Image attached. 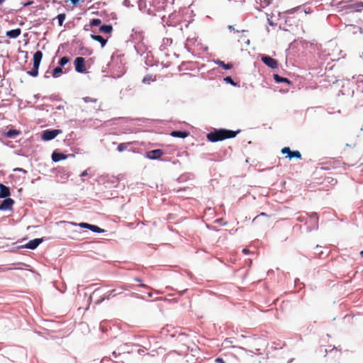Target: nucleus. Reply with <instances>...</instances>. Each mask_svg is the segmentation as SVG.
Here are the masks:
<instances>
[{"mask_svg":"<svg viewBox=\"0 0 363 363\" xmlns=\"http://www.w3.org/2000/svg\"><path fill=\"white\" fill-rule=\"evenodd\" d=\"M259 216L268 217L267 214V213H263V212H262V213H261L259 214Z\"/></svg>","mask_w":363,"mask_h":363,"instance_id":"nucleus-40","label":"nucleus"},{"mask_svg":"<svg viewBox=\"0 0 363 363\" xmlns=\"http://www.w3.org/2000/svg\"><path fill=\"white\" fill-rule=\"evenodd\" d=\"M216 64L225 69H230L233 67L232 63L225 64L224 62L219 60L216 61Z\"/></svg>","mask_w":363,"mask_h":363,"instance_id":"nucleus-18","label":"nucleus"},{"mask_svg":"<svg viewBox=\"0 0 363 363\" xmlns=\"http://www.w3.org/2000/svg\"><path fill=\"white\" fill-rule=\"evenodd\" d=\"M62 73V69L61 68V67H57L52 71V77L55 78L58 77Z\"/></svg>","mask_w":363,"mask_h":363,"instance_id":"nucleus-22","label":"nucleus"},{"mask_svg":"<svg viewBox=\"0 0 363 363\" xmlns=\"http://www.w3.org/2000/svg\"><path fill=\"white\" fill-rule=\"evenodd\" d=\"M14 204V201L11 198L5 199L0 205V210L6 211L11 210L13 205Z\"/></svg>","mask_w":363,"mask_h":363,"instance_id":"nucleus-7","label":"nucleus"},{"mask_svg":"<svg viewBox=\"0 0 363 363\" xmlns=\"http://www.w3.org/2000/svg\"><path fill=\"white\" fill-rule=\"evenodd\" d=\"M73 4H76L79 2V0H69Z\"/></svg>","mask_w":363,"mask_h":363,"instance_id":"nucleus-37","label":"nucleus"},{"mask_svg":"<svg viewBox=\"0 0 363 363\" xmlns=\"http://www.w3.org/2000/svg\"><path fill=\"white\" fill-rule=\"evenodd\" d=\"M62 108H63V107H62ZM57 108H58V109H60V108H61V106H59L57 107Z\"/></svg>","mask_w":363,"mask_h":363,"instance_id":"nucleus-48","label":"nucleus"},{"mask_svg":"<svg viewBox=\"0 0 363 363\" xmlns=\"http://www.w3.org/2000/svg\"><path fill=\"white\" fill-rule=\"evenodd\" d=\"M10 195V189L8 186L0 184V198H6Z\"/></svg>","mask_w":363,"mask_h":363,"instance_id":"nucleus-11","label":"nucleus"},{"mask_svg":"<svg viewBox=\"0 0 363 363\" xmlns=\"http://www.w3.org/2000/svg\"><path fill=\"white\" fill-rule=\"evenodd\" d=\"M42 242H43V239L42 238H36V239L30 240L28 242H27L25 245V247L28 248V249H31V250H35V248L38 247V246Z\"/></svg>","mask_w":363,"mask_h":363,"instance_id":"nucleus-8","label":"nucleus"},{"mask_svg":"<svg viewBox=\"0 0 363 363\" xmlns=\"http://www.w3.org/2000/svg\"><path fill=\"white\" fill-rule=\"evenodd\" d=\"M83 100L86 102V103H89V102H96L97 101V99H94V98H91L90 96H86V97H84L83 98Z\"/></svg>","mask_w":363,"mask_h":363,"instance_id":"nucleus-30","label":"nucleus"},{"mask_svg":"<svg viewBox=\"0 0 363 363\" xmlns=\"http://www.w3.org/2000/svg\"><path fill=\"white\" fill-rule=\"evenodd\" d=\"M90 230H91L94 233H103L104 231L101 228L98 227L97 225H91Z\"/></svg>","mask_w":363,"mask_h":363,"instance_id":"nucleus-25","label":"nucleus"},{"mask_svg":"<svg viewBox=\"0 0 363 363\" xmlns=\"http://www.w3.org/2000/svg\"><path fill=\"white\" fill-rule=\"evenodd\" d=\"M240 132V130L233 131L226 129H218L208 133L206 138L209 141L216 143L225 139L235 138Z\"/></svg>","mask_w":363,"mask_h":363,"instance_id":"nucleus-1","label":"nucleus"},{"mask_svg":"<svg viewBox=\"0 0 363 363\" xmlns=\"http://www.w3.org/2000/svg\"><path fill=\"white\" fill-rule=\"evenodd\" d=\"M74 68L76 72L79 73H84L86 71V61L85 59L82 57H77L75 58L74 62Z\"/></svg>","mask_w":363,"mask_h":363,"instance_id":"nucleus-4","label":"nucleus"},{"mask_svg":"<svg viewBox=\"0 0 363 363\" xmlns=\"http://www.w3.org/2000/svg\"><path fill=\"white\" fill-rule=\"evenodd\" d=\"M91 38L93 40L99 42L102 48L104 47L107 43V40L104 39L102 36L99 35L91 34Z\"/></svg>","mask_w":363,"mask_h":363,"instance_id":"nucleus-14","label":"nucleus"},{"mask_svg":"<svg viewBox=\"0 0 363 363\" xmlns=\"http://www.w3.org/2000/svg\"><path fill=\"white\" fill-rule=\"evenodd\" d=\"M99 30L101 33H111L113 30V27L111 25H103L100 27Z\"/></svg>","mask_w":363,"mask_h":363,"instance_id":"nucleus-17","label":"nucleus"},{"mask_svg":"<svg viewBox=\"0 0 363 363\" xmlns=\"http://www.w3.org/2000/svg\"><path fill=\"white\" fill-rule=\"evenodd\" d=\"M14 171L23 172H24V173H26V170H24V169H21V168H16V169H14Z\"/></svg>","mask_w":363,"mask_h":363,"instance_id":"nucleus-35","label":"nucleus"},{"mask_svg":"<svg viewBox=\"0 0 363 363\" xmlns=\"http://www.w3.org/2000/svg\"><path fill=\"white\" fill-rule=\"evenodd\" d=\"M21 30L20 28H16L6 31V35L9 38H16L21 35Z\"/></svg>","mask_w":363,"mask_h":363,"instance_id":"nucleus-10","label":"nucleus"},{"mask_svg":"<svg viewBox=\"0 0 363 363\" xmlns=\"http://www.w3.org/2000/svg\"><path fill=\"white\" fill-rule=\"evenodd\" d=\"M18 134H19V131L16 130H10L6 133V136L9 138H13Z\"/></svg>","mask_w":363,"mask_h":363,"instance_id":"nucleus-27","label":"nucleus"},{"mask_svg":"<svg viewBox=\"0 0 363 363\" xmlns=\"http://www.w3.org/2000/svg\"><path fill=\"white\" fill-rule=\"evenodd\" d=\"M362 257H363V250L360 252Z\"/></svg>","mask_w":363,"mask_h":363,"instance_id":"nucleus-47","label":"nucleus"},{"mask_svg":"<svg viewBox=\"0 0 363 363\" xmlns=\"http://www.w3.org/2000/svg\"><path fill=\"white\" fill-rule=\"evenodd\" d=\"M297 220L300 222H302L303 220V218L302 216H300L297 218Z\"/></svg>","mask_w":363,"mask_h":363,"instance_id":"nucleus-39","label":"nucleus"},{"mask_svg":"<svg viewBox=\"0 0 363 363\" xmlns=\"http://www.w3.org/2000/svg\"><path fill=\"white\" fill-rule=\"evenodd\" d=\"M274 79L275 82L277 83L285 82L288 84H291V82L289 79L282 77L277 74H274Z\"/></svg>","mask_w":363,"mask_h":363,"instance_id":"nucleus-16","label":"nucleus"},{"mask_svg":"<svg viewBox=\"0 0 363 363\" xmlns=\"http://www.w3.org/2000/svg\"><path fill=\"white\" fill-rule=\"evenodd\" d=\"M228 28H229V29H230V30H231V29H233V30H234V28H233V26H228Z\"/></svg>","mask_w":363,"mask_h":363,"instance_id":"nucleus-44","label":"nucleus"},{"mask_svg":"<svg viewBox=\"0 0 363 363\" xmlns=\"http://www.w3.org/2000/svg\"><path fill=\"white\" fill-rule=\"evenodd\" d=\"M130 143H121L118 145V147H117V150L119 151V152H123L125 150L127 149L128 147V145H129Z\"/></svg>","mask_w":363,"mask_h":363,"instance_id":"nucleus-28","label":"nucleus"},{"mask_svg":"<svg viewBox=\"0 0 363 363\" xmlns=\"http://www.w3.org/2000/svg\"><path fill=\"white\" fill-rule=\"evenodd\" d=\"M287 157H289L290 160L293 157L301 159V154L298 150L291 151L290 155H287Z\"/></svg>","mask_w":363,"mask_h":363,"instance_id":"nucleus-21","label":"nucleus"},{"mask_svg":"<svg viewBox=\"0 0 363 363\" xmlns=\"http://www.w3.org/2000/svg\"><path fill=\"white\" fill-rule=\"evenodd\" d=\"M101 19H99V18H94L90 22V26H99L101 24Z\"/></svg>","mask_w":363,"mask_h":363,"instance_id":"nucleus-29","label":"nucleus"},{"mask_svg":"<svg viewBox=\"0 0 363 363\" xmlns=\"http://www.w3.org/2000/svg\"><path fill=\"white\" fill-rule=\"evenodd\" d=\"M79 225L82 228H87L90 230L91 224L86 223H81L79 224Z\"/></svg>","mask_w":363,"mask_h":363,"instance_id":"nucleus-32","label":"nucleus"},{"mask_svg":"<svg viewBox=\"0 0 363 363\" xmlns=\"http://www.w3.org/2000/svg\"><path fill=\"white\" fill-rule=\"evenodd\" d=\"M135 280L138 282H140L141 281V279H138V278H135Z\"/></svg>","mask_w":363,"mask_h":363,"instance_id":"nucleus-43","label":"nucleus"},{"mask_svg":"<svg viewBox=\"0 0 363 363\" xmlns=\"http://www.w3.org/2000/svg\"><path fill=\"white\" fill-rule=\"evenodd\" d=\"M87 175V171L85 170L84 172H82L80 174L81 177H84V176H86Z\"/></svg>","mask_w":363,"mask_h":363,"instance_id":"nucleus-36","label":"nucleus"},{"mask_svg":"<svg viewBox=\"0 0 363 363\" xmlns=\"http://www.w3.org/2000/svg\"><path fill=\"white\" fill-rule=\"evenodd\" d=\"M67 158V156L62 153L55 152H54L52 155V160L54 162H59L62 160H65Z\"/></svg>","mask_w":363,"mask_h":363,"instance_id":"nucleus-15","label":"nucleus"},{"mask_svg":"<svg viewBox=\"0 0 363 363\" xmlns=\"http://www.w3.org/2000/svg\"><path fill=\"white\" fill-rule=\"evenodd\" d=\"M262 61L270 68L275 69L278 67L277 61L269 56H262Z\"/></svg>","mask_w":363,"mask_h":363,"instance_id":"nucleus-6","label":"nucleus"},{"mask_svg":"<svg viewBox=\"0 0 363 363\" xmlns=\"http://www.w3.org/2000/svg\"><path fill=\"white\" fill-rule=\"evenodd\" d=\"M69 62V58L67 57H62L60 61H59V65L60 66H65L67 63H68Z\"/></svg>","mask_w":363,"mask_h":363,"instance_id":"nucleus-26","label":"nucleus"},{"mask_svg":"<svg viewBox=\"0 0 363 363\" xmlns=\"http://www.w3.org/2000/svg\"><path fill=\"white\" fill-rule=\"evenodd\" d=\"M309 216L311 222L314 225H317L318 222V216L316 213H311V214H307Z\"/></svg>","mask_w":363,"mask_h":363,"instance_id":"nucleus-19","label":"nucleus"},{"mask_svg":"<svg viewBox=\"0 0 363 363\" xmlns=\"http://www.w3.org/2000/svg\"><path fill=\"white\" fill-rule=\"evenodd\" d=\"M257 4H259L260 6L265 7L270 4L271 0H255Z\"/></svg>","mask_w":363,"mask_h":363,"instance_id":"nucleus-23","label":"nucleus"},{"mask_svg":"<svg viewBox=\"0 0 363 363\" xmlns=\"http://www.w3.org/2000/svg\"><path fill=\"white\" fill-rule=\"evenodd\" d=\"M348 7L354 11H360L363 8V2L358 1L356 3H352L348 6Z\"/></svg>","mask_w":363,"mask_h":363,"instance_id":"nucleus-13","label":"nucleus"},{"mask_svg":"<svg viewBox=\"0 0 363 363\" xmlns=\"http://www.w3.org/2000/svg\"><path fill=\"white\" fill-rule=\"evenodd\" d=\"M224 80L233 85H235V83L233 82V80L232 79V78L230 77H227L224 79Z\"/></svg>","mask_w":363,"mask_h":363,"instance_id":"nucleus-33","label":"nucleus"},{"mask_svg":"<svg viewBox=\"0 0 363 363\" xmlns=\"http://www.w3.org/2000/svg\"><path fill=\"white\" fill-rule=\"evenodd\" d=\"M43 58V52L40 50L37 51L33 55V69L28 71V74L32 77H37L38 74V69Z\"/></svg>","mask_w":363,"mask_h":363,"instance_id":"nucleus-2","label":"nucleus"},{"mask_svg":"<svg viewBox=\"0 0 363 363\" xmlns=\"http://www.w3.org/2000/svg\"><path fill=\"white\" fill-rule=\"evenodd\" d=\"M164 155V151L160 149H156L148 151L145 153V157L150 160H159Z\"/></svg>","mask_w":363,"mask_h":363,"instance_id":"nucleus-5","label":"nucleus"},{"mask_svg":"<svg viewBox=\"0 0 363 363\" xmlns=\"http://www.w3.org/2000/svg\"><path fill=\"white\" fill-rule=\"evenodd\" d=\"M140 286H141V287H143V288H145V289L149 288V287H148V286H147L146 284H141L140 285Z\"/></svg>","mask_w":363,"mask_h":363,"instance_id":"nucleus-38","label":"nucleus"},{"mask_svg":"<svg viewBox=\"0 0 363 363\" xmlns=\"http://www.w3.org/2000/svg\"><path fill=\"white\" fill-rule=\"evenodd\" d=\"M123 289H127V288L121 287L120 289H116L109 291L107 294L105 295L104 299L107 298L109 299L111 297H115L118 295H121L123 294Z\"/></svg>","mask_w":363,"mask_h":363,"instance_id":"nucleus-9","label":"nucleus"},{"mask_svg":"<svg viewBox=\"0 0 363 363\" xmlns=\"http://www.w3.org/2000/svg\"><path fill=\"white\" fill-rule=\"evenodd\" d=\"M156 80V77L153 76L152 74H147L144 77L143 79V83H147L149 84L150 82H155Z\"/></svg>","mask_w":363,"mask_h":363,"instance_id":"nucleus-20","label":"nucleus"},{"mask_svg":"<svg viewBox=\"0 0 363 363\" xmlns=\"http://www.w3.org/2000/svg\"><path fill=\"white\" fill-rule=\"evenodd\" d=\"M31 4H32V1H29V2H28V3H26V4H24V6H28V5Z\"/></svg>","mask_w":363,"mask_h":363,"instance_id":"nucleus-41","label":"nucleus"},{"mask_svg":"<svg viewBox=\"0 0 363 363\" xmlns=\"http://www.w3.org/2000/svg\"><path fill=\"white\" fill-rule=\"evenodd\" d=\"M215 361L217 363H225V361L220 357L216 358Z\"/></svg>","mask_w":363,"mask_h":363,"instance_id":"nucleus-34","label":"nucleus"},{"mask_svg":"<svg viewBox=\"0 0 363 363\" xmlns=\"http://www.w3.org/2000/svg\"><path fill=\"white\" fill-rule=\"evenodd\" d=\"M148 296H149L150 297H151V296H152V293H149V294H148Z\"/></svg>","mask_w":363,"mask_h":363,"instance_id":"nucleus-46","label":"nucleus"},{"mask_svg":"<svg viewBox=\"0 0 363 363\" xmlns=\"http://www.w3.org/2000/svg\"><path fill=\"white\" fill-rule=\"evenodd\" d=\"M61 133L62 130L60 129L45 130L43 132L41 138L45 141L50 140L54 139Z\"/></svg>","mask_w":363,"mask_h":363,"instance_id":"nucleus-3","label":"nucleus"},{"mask_svg":"<svg viewBox=\"0 0 363 363\" xmlns=\"http://www.w3.org/2000/svg\"><path fill=\"white\" fill-rule=\"evenodd\" d=\"M243 252H244L245 254H247V253L248 252V250L244 249V250H243Z\"/></svg>","mask_w":363,"mask_h":363,"instance_id":"nucleus-42","label":"nucleus"},{"mask_svg":"<svg viewBox=\"0 0 363 363\" xmlns=\"http://www.w3.org/2000/svg\"><path fill=\"white\" fill-rule=\"evenodd\" d=\"M170 135L174 138H185L189 135V133L186 131L174 130V131H172L170 133Z\"/></svg>","mask_w":363,"mask_h":363,"instance_id":"nucleus-12","label":"nucleus"},{"mask_svg":"<svg viewBox=\"0 0 363 363\" xmlns=\"http://www.w3.org/2000/svg\"><path fill=\"white\" fill-rule=\"evenodd\" d=\"M5 0H0V5Z\"/></svg>","mask_w":363,"mask_h":363,"instance_id":"nucleus-45","label":"nucleus"},{"mask_svg":"<svg viewBox=\"0 0 363 363\" xmlns=\"http://www.w3.org/2000/svg\"><path fill=\"white\" fill-rule=\"evenodd\" d=\"M291 150L289 147H285L284 148L281 149V152L283 154H287V155H289L290 153H291Z\"/></svg>","mask_w":363,"mask_h":363,"instance_id":"nucleus-31","label":"nucleus"},{"mask_svg":"<svg viewBox=\"0 0 363 363\" xmlns=\"http://www.w3.org/2000/svg\"><path fill=\"white\" fill-rule=\"evenodd\" d=\"M66 18L65 13H60L57 15V18L58 19L59 26H62L63 25V22Z\"/></svg>","mask_w":363,"mask_h":363,"instance_id":"nucleus-24","label":"nucleus"}]
</instances>
